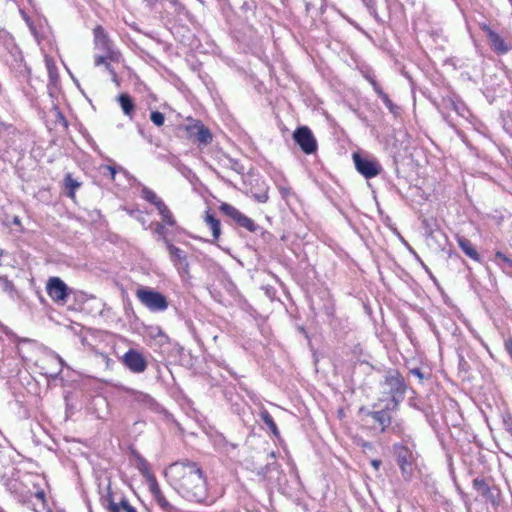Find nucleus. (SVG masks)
<instances>
[{"instance_id": "a211bd4d", "label": "nucleus", "mask_w": 512, "mask_h": 512, "mask_svg": "<svg viewBox=\"0 0 512 512\" xmlns=\"http://www.w3.org/2000/svg\"><path fill=\"white\" fill-rule=\"evenodd\" d=\"M125 392L131 401L138 404L140 408L158 412L159 404L149 394L131 388H125Z\"/></svg>"}, {"instance_id": "69168bd1", "label": "nucleus", "mask_w": 512, "mask_h": 512, "mask_svg": "<svg viewBox=\"0 0 512 512\" xmlns=\"http://www.w3.org/2000/svg\"><path fill=\"white\" fill-rule=\"evenodd\" d=\"M381 464H382V462H381V460H379V459H373V460H371V465L373 466V468H374L375 470H378V469L380 468Z\"/></svg>"}, {"instance_id": "864d4df0", "label": "nucleus", "mask_w": 512, "mask_h": 512, "mask_svg": "<svg viewBox=\"0 0 512 512\" xmlns=\"http://www.w3.org/2000/svg\"><path fill=\"white\" fill-rule=\"evenodd\" d=\"M231 403V410L233 413L237 415H241V413L244 411V405L242 402H230Z\"/></svg>"}, {"instance_id": "6e6552de", "label": "nucleus", "mask_w": 512, "mask_h": 512, "mask_svg": "<svg viewBox=\"0 0 512 512\" xmlns=\"http://www.w3.org/2000/svg\"><path fill=\"white\" fill-rule=\"evenodd\" d=\"M292 138L304 154L312 155L317 152V140L308 126L297 127L292 134Z\"/></svg>"}, {"instance_id": "20e7f679", "label": "nucleus", "mask_w": 512, "mask_h": 512, "mask_svg": "<svg viewBox=\"0 0 512 512\" xmlns=\"http://www.w3.org/2000/svg\"><path fill=\"white\" fill-rule=\"evenodd\" d=\"M393 453L396 457V462L399 466L403 479L405 481H411L416 460L415 453L408 446L402 443H395L393 445Z\"/></svg>"}, {"instance_id": "c85d7f7f", "label": "nucleus", "mask_w": 512, "mask_h": 512, "mask_svg": "<svg viewBox=\"0 0 512 512\" xmlns=\"http://www.w3.org/2000/svg\"><path fill=\"white\" fill-rule=\"evenodd\" d=\"M83 185L84 183L78 178H74L70 173H66V197L72 199L75 203H78L76 192L81 190Z\"/></svg>"}, {"instance_id": "a18cd8bd", "label": "nucleus", "mask_w": 512, "mask_h": 512, "mask_svg": "<svg viewBox=\"0 0 512 512\" xmlns=\"http://www.w3.org/2000/svg\"><path fill=\"white\" fill-rule=\"evenodd\" d=\"M496 264L501 265V262L507 264L508 266L512 267V259L508 258L504 253L501 251H497L494 256L493 260Z\"/></svg>"}, {"instance_id": "f8f14e48", "label": "nucleus", "mask_w": 512, "mask_h": 512, "mask_svg": "<svg viewBox=\"0 0 512 512\" xmlns=\"http://www.w3.org/2000/svg\"><path fill=\"white\" fill-rule=\"evenodd\" d=\"M187 122L185 130L189 138L203 145H207L212 141V133L202 121L188 117Z\"/></svg>"}, {"instance_id": "bb28decb", "label": "nucleus", "mask_w": 512, "mask_h": 512, "mask_svg": "<svg viewBox=\"0 0 512 512\" xmlns=\"http://www.w3.org/2000/svg\"><path fill=\"white\" fill-rule=\"evenodd\" d=\"M260 419L263 421V423L268 427L271 434L273 435L274 439L278 441L280 444L283 442V439L281 438L280 431L269 413L268 410L262 409L259 413Z\"/></svg>"}, {"instance_id": "9b49d317", "label": "nucleus", "mask_w": 512, "mask_h": 512, "mask_svg": "<svg viewBox=\"0 0 512 512\" xmlns=\"http://www.w3.org/2000/svg\"><path fill=\"white\" fill-rule=\"evenodd\" d=\"M480 28L485 33L491 50L497 55H505L512 49L511 43L492 29L489 24L481 23Z\"/></svg>"}, {"instance_id": "aec40b11", "label": "nucleus", "mask_w": 512, "mask_h": 512, "mask_svg": "<svg viewBox=\"0 0 512 512\" xmlns=\"http://www.w3.org/2000/svg\"><path fill=\"white\" fill-rule=\"evenodd\" d=\"M153 500L162 512H184L179 507L172 504L163 494L160 486L150 491Z\"/></svg>"}, {"instance_id": "3c124183", "label": "nucleus", "mask_w": 512, "mask_h": 512, "mask_svg": "<svg viewBox=\"0 0 512 512\" xmlns=\"http://www.w3.org/2000/svg\"><path fill=\"white\" fill-rule=\"evenodd\" d=\"M0 40H3L6 45L12 44L13 39L8 31L0 27Z\"/></svg>"}, {"instance_id": "ea45409f", "label": "nucleus", "mask_w": 512, "mask_h": 512, "mask_svg": "<svg viewBox=\"0 0 512 512\" xmlns=\"http://www.w3.org/2000/svg\"><path fill=\"white\" fill-rule=\"evenodd\" d=\"M360 72H361V75L363 76V78L370 83L374 92H376L378 89L381 88V86L379 85V83L376 80L374 71L371 68L362 69Z\"/></svg>"}, {"instance_id": "bf43d9fd", "label": "nucleus", "mask_w": 512, "mask_h": 512, "mask_svg": "<svg viewBox=\"0 0 512 512\" xmlns=\"http://www.w3.org/2000/svg\"><path fill=\"white\" fill-rule=\"evenodd\" d=\"M504 347H505V350L507 351V353L510 355V357L512 359V337H509V338L505 339Z\"/></svg>"}, {"instance_id": "4d7b16f0", "label": "nucleus", "mask_w": 512, "mask_h": 512, "mask_svg": "<svg viewBox=\"0 0 512 512\" xmlns=\"http://www.w3.org/2000/svg\"><path fill=\"white\" fill-rule=\"evenodd\" d=\"M52 112L60 120L64 122V116L59 108V105L52 100Z\"/></svg>"}, {"instance_id": "58836bf2", "label": "nucleus", "mask_w": 512, "mask_h": 512, "mask_svg": "<svg viewBox=\"0 0 512 512\" xmlns=\"http://www.w3.org/2000/svg\"><path fill=\"white\" fill-rule=\"evenodd\" d=\"M362 4L366 7L369 14L374 18V20L378 23L383 25L384 20L379 16L377 12V6L375 0H361Z\"/></svg>"}, {"instance_id": "4c0bfd02", "label": "nucleus", "mask_w": 512, "mask_h": 512, "mask_svg": "<svg viewBox=\"0 0 512 512\" xmlns=\"http://www.w3.org/2000/svg\"><path fill=\"white\" fill-rule=\"evenodd\" d=\"M115 55H107L105 53H102L101 55H98L95 57L94 64L95 66L104 65L105 69L113 75V77H116V73L114 72L111 64L108 62V60H113Z\"/></svg>"}, {"instance_id": "4be33fe9", "label": "nucleus", "mask_w": 512, "mask_h": 512, "mask_svg": "<svg viewBox=\"0 0 512 512\" xmlns=\"http://www.w3.org/2000/svg\"><path fill=\"white\" fill-rule=\"evenodd\" d=\"M137 468L140 474L146 479L149 491L155 489L159 486L155 475L151 472L150 467L146 459H144L141 455L137 456Z\"/></svg>"}, {"instance_id": "774afa93", "label": "nucleus", "mask_w": 512, "mask_h": 512, "mask_svg": "<svg viewBox=\"0 0 512 512\" xmlns=\"http://www.w3.org/2000/svg\"><path fill=\"white\" fill-rule=\"evenodd\" d=\"M145 2L149 5V6H153L154 4H156L157 2H164V0H145Z\"/></svg>"}, {"instance_id": "a19ab883", "label": "nucleus", "mask_w": 512, "mask_h": 512, "mask_svg": "<svg viewBox=\"0 0 512 512\" xmlns=\"http://www.w3.org/2000/svg\"><path fill=\"white\" fill-rule=\"evenodd\" d=\"M101 171L103 173V175H109L110 178L112 180L115 179V175L117 172H122L125 176H129V173L126 169H124L123 167H119L118 169L115 167V166H112V165H103L101 166Z\"/></svg>"}, {"instance_id": "39448f33", "label": "nucleus", "mask_w": 512, "mask_h": 512, "mask_svg": "<svg viewBox=\"0 0 512 512\" xmlns=\"http://www.w3.org/2000/svg\"><path fill=\"white\" fill-rule=\"evenodd\" d=\"M166 249L169 254V260L176 269L181 280L183 282L190 281L192 275L190 273V263L187 252L175 246L173 243L169 244Z\"/></svg>"}, {"instance_id": "393cba45", "label": "nucleus", "mask_w": 512, "mask_h": 512, "mask_svg": "<svg viewBox=\"0 0 512 512\" xmlns=\"http://www.w3.org/2000/svg\"><path fill=\"white\" fill-rule=\"evenodd\" d=\"M66 331L72 333L75 343L79 342L83 347H91L92 344L88 341V330L82 325L76 324L73 326H66Z\"/></svg>"}, {"instance_id": "79ce46f5", "label": "nucleus", "mask_w": 512, "mask_h": 512, "mask_svg": "<svg viewBox=\"0 0 512 512\" xmlns=\"http://www.w3.org/2000/svg\"><path fill=\"white\" fill-rule=\"evenodd\" d=\"M21 14L23 16V19L25 20V22L27 23L28 27H29V30L31 32V34L33 35V37L35 38V40L37 41V43L39 44L40 43V40H41V34L37 28V26L34 24V22L26 15V13H24L23 11H21Z\"/></svg>"}, {"instance_id": "4468645a", "label": "nucleus", "mask_w": 512, "mask_h": 512, "mask_svg": "<svg viewBox=\"0 0 512 512\" xmlns=\"http://www.w3.org/2000/svg\"><path fill=\"white\" fill-rule=\"evenodd\" d=\"M257 475L274 486H281L284 481L283 471L276 461L269 462L265 466L261 467L258 470Z\"/></svg>"}, {"instance_id": "1a4fd4ad", "label": "nucleus", "mask_w": 512, "mask_h": 512, "mask_svg": "<svg viewBox=\"0 0 512 512\" xmlns=\"http://www.w3.org/2000/svg\"><path fill=\"white\" fill-rule=\"evenodd\" d=\"M92 303L101 306L95 297L88 299L83 292L74 291L66 285V309L70 311L89 312Z\"/></svg>"}, {"instance_id": "603ef678", "label": "nucleus", "mask_w": 512, "mask_h": 512, "mask_svg": "<svg viewBox=\"0 0 512 512\" xmlns=\"http://www.w3.org/2000/svg\"><path fill=\"white\" fill-rule=\"evenodd\" d=\"M453 109L459 114L460 116H464V113L467 111L466 106L461 102H455L452 101Z\"/></svg>"}, {"instance_id": "ddd939ff", "label": "nucleus", "mask_w": 512, "mask_h": 512, "mask_svg": "<svg viewBox=\"0 0 512 512\" xmlns=\"http://www.w3.org/2000/svg\"><path fill=\"white\" fill-rule=\"evenodd\" d=\"M123 365L134 374L143 373L148 366L147 359L138 350L130 348L121 358Z\"/></svg>"}, {"instance_id": "49530a36", "label": "nucleus", "mask_w": 512, "mask_h": 512, "mask_svg": "<svg viewBox=\"0 0 512 512\" xmlns=\"http://www.w3.org/2000/svg\"><path fill=\"white\" fill-rule=\"evenodd\" d=\"M278 190H279V193L281 194V197L288 201V199L291 197V196H294L295 193L293 192V190L291 189V187L289 186H286V185H278Z\"/></svg>"}, {"instance_id": "a878e982", "label": "nucleus", "mask_w": 512, "mask_h": 512, "mask_svg": "<svg viewBox=\"0 0 512 512\" xmlns=\"http://www.w3.org/2000/svg\"><path fill=\"white\" fill-rule=\"evenodd\" d=\"M219 210L224 216L233 221L237 226L240 225L243 217L245 216V214H243L236 207L226 202L220 204Z\"/></svg>"}, {"instance_id": "5701e85b", "label": "nucleus", "mask_w": 512, "mask_h": 512, "mask_svg": "<svg viewBox=\"0 0 512 512\" xmlns=\"http://www.w3.org/2000/svg\"><path fill=\"white\" fill-rule=\"evenodd\" d=\"M457 243L463 253L472 260L481 263L482 258L471 241L463 236H457Z\"/></svg>"}, {"instance_id": "c756f323", "label": "nucleus", "mask_w": 512, "mask_h": 512, "mask_svg": "<svg viewBox=\"0 0 512 512\" xmlns=\"http://www.w3.org/2000/svg\"><path fill=\"white\" fill-rule=\"evenodd\" d=\"M149 227H153V233L156 235V240L163 242L165 247L172 244V241L168 237V229L165 223L155 222L149 224Z\"/></svg>"}, {"instance_id": "09e8293b", "label": "nucleus", "mask_w": 512, "mask_h": 512, "mask_svg": "<svg viewBox=\"0 0 512 512\" xmlns=\"http://www.w3.org/2000/svg\"><path fill=\"white\" fill-rule=\"evenodd\" d=\"M16 341H17V347H18V353L19 355L22 357V358H26V356L23 354V351H22V348L20 347L21 344H29V345H34L35 342L31 339H28V338H19V337H16Z\"/></svg>"}, {"instance_id": "f704fd0d", "label": "nucleus", "mask_w": 512, "mask_h": 512, "mask_svg": "<svg viewBox=\"0 0 512 512\" xmlns=\"http://www.w3.org/2000/svg\"><path fill=\"white\" fill-rule=\"evenodd\" d=\"M268 190L269 187L267 184L262 181L261 185L259 186L258 191H253V188L250 189V196L258 203H266L269 199L268 196Z\"/></svg>"}, {"instance_id": "f3484780", "label": "nucleus", "mask_w": 512, "mask_h": 512, "mask_svg": "<svg viewBox=\"0 0 512 512\" xmlns=\"http://www.w3.org/2000/svg\"><path fill=\"white\" fill-rule=\"evenodd\" d=\"M93 35L94 45L97 50L107 55L116 54L112 40L109 38L107 32L101 25H97L93 29Z\"/></svg>"}, {"instance_id": "de8ad7c7", "label": "nucleus", "mask_w": 512, "mask_h": 512, "mask_svg": "<svg viewBox=\"0 0 512 512\" xmlns=\"http://www.w3.org/2000/svg\"><path fill=\"white\" fill-rule=\"evenodd\" d=\"M126 211L131 217L141 222L142 225L146 224V219L143 215V212L139 209H126Z\"/></svg>"}, {"instance_id": "f03ea898", "label": "nucleus", "mask_w": 512, "mask_h": 512, "mask_svg": "<svg viewBox=\"0 0 512 512\" xmlns=\"http://www.w3.org/2000/svg\"><path fill=\"white\" fill-rule=\"evenodd\" d=\"M383 385L387 387V392L390 395V403L393 408H397L399 403L405 398L407 386L403 376L398 370L391 369L387 371Z\"/></svg>"}, {"instance_id": "e433bc0d", "label": "nucleus", "mask_w": 512, "mask_h": 512, "mask_svg": "<svg viewBox=\"0 0 512 512\" xmlns=\"http://www.w3.org/2000/svg\"><path fill=\"white\" fill-rule=\"evenodd\" d=\"M205 221L212 231L214 240H217L221 234L220 221L215 217L214 214L209 213V211L206 212Z\"/></svg>"}, {"instance_id": "412c9836", "label": "nucleus", "mask_w": 512, "mask_h": 512, "mask_svg": "<svg viewBox=\"0 0 512 512\" xmlns=\"http://www.w3.org/2000/svg\"><path fill=\"white\" fill-rule=\"evenodd\" d=\"M46 68L48 70L49 79L50 82L48 84V92L52 99L57 98L58 95V81H59V74L57 71V67L53 63V61L49 58H46Z\"/></svg>"}, {"instance_id": "2f4dec72", "label": "nucleus", "mask_w": 512, "mask_h": 512, "mask_svg": "<svg viewBox=\"0 0 512 512\" xmlns=\"http://www.w3.org/2000/svg\"><path fill=\"white\" fill-rule=\"evenodd\" d=\"M159 215L161 216V223H165L168 227H175L177 225L176 219L169 209V207L165 204V202L157 208Z\"/></svg>"}, {"instance_id": "37998d69", "label": "nucleus", "mask_w": 512, "mask_h": 512, "mask_svg": "<svg viewBox=\"0 0 512 512\" xmlns=\"http://www.w3.org/2000/svg\"><path fill=\"white\" fill-rule=\"evenodd\" d=\"M213 363L226 370L230 376H232L234 379H238V374L226 363V361L222 358H216L213 360Z\"/></svg>"}, {"instance_id": "c03bdc74", "label": "nucleus", "mask_w": 512, "mask_h": 512, "mask_svg": "<svg viewBox=\"0 0 512 512\" xmlns=\"http://www.w3.org/2000/svg\"><path fill=\"white\" fill-rule=\"evenodd\" d=\"M150 120L155 126L161 127L165 122V115L162 112L155 110L150 113Z\"/></svg>"}, {"instance_id": "e2e57ef3", "label": "nucleus", "mask_w": 512, "mask_h": 512, "mask_svg": "<svg viewBox=\"0 0 512 512\" xmlns=\"http://www.w3.org/2000/svg\"><path fill=\"white\" fill-rule=\"evenodd\" d=\"M34 498H36L38 501L44 503V500H45V493L43 490H37L35 491V493L32 495Z\"/></svg>"}, {"instance_id": "5fc2aeb1", "label": "nucleus", "mask_w": 512, "mask_h": 512, "mask_svg": "<svg viewBox=\"0 0 512 512\" xmlns=\"http://www.w3.org/2000/svg\"><path fill=\"white\" fill-rule=\"evenodd\" d=\"M231 163V169L239 174L244 173V167L238 160H230Z\"/></svg>"}, {"instance_id": "c9c22d12", "label": "nucleus", "mask_w": 512, "mask_h": 512, "mask_svg": "<svg viewBox=\"0 0 512 512\" xmlns=\"http://www.w3.org/2000/svg\"><path fill=\"white\" fill-rule=\"evenodd\" d=\"M141 197L145 201L154 205L156 207V209L159 207V205L164 203V201L160 197H158L157 194L153 190H151L150 188H148L146 186H142Z\"/></svg>"}, {"instance_id": "473e14b6", "label": "nucleus", "mask_w": 512, "mask_h": 512, "mask_svg": "<svg viewBox=\"0 0 512 512\" xmlns=\"http://www.w3.org/2000/svg\"><path fill=\"white\" fill-rule=\"evenodd\" d=\"M164 2L169 4V8L172 9L174 15L184 16L187 19L191 17V13L180 0H164Z\"/></svg>"}, {"instance_id": "6e6d98bb", "label": "nucleus", "mask_w": 512, "mask_h": 512, "mask_svg": "<svg viewBox=\"0 0 512 512\" xmlns=\"http://www.w3.org/2000/svg\"><path fill=\"white\" fill-rule=\"evenodd\" d=\"M181 173L190 181L193 178H196L195 173L187 166L183 165V167L180 169Z\"/></svg>"}, {"instance_id": "8fccbe9b", "label": "nucleus", "mask_w": 512, "mask_h": 512, "mask_svg": "<svg viewBox=\"0 0 512 512\" xmlns=\"http://www.w3.org/2000/svg\"><path fill=\"white\" fill-rule=\"evenodd\" d=\"M409 373L419 379L422 382L426 378V374L419 367H414L409 369Z\"/></svg>"}, {"instance_id": "0e129e2a", "label": "nucleus", "mask_w": 512, "mask_h": 512, "mask_svg": "<svg viewBox=\"0 0 512 512\" xmlns=\"http://www.w3.org/2000/svg\"><path fill=\"white\" fill-rule=\"evenodd\" d=\"M65 71L69 74V76L72 78V80L74 81L75 85L81 90L80 88V83L79 81L74 77V75L72 74V72L68 69V67L66 66L65 68Z\"/></svg>"}, {"instance_id": "cd10ccee", "label": "nucleus", "mask_w": 512, "mask_h": 512, "mask_svg": "<svg viewBox=\"0 0 512 512\" xmlns=\"http://www.w3.org/2000/svg\"><path fill=\"white\" fill-rule=\"evenodd\" d=\"M238 227L244 228L247 231L255 233V234H260L264 240L271 238V234L268 231L264 230L263 227L256 224L253 221V219H251L250 217H248L246 215L243 217V219Z\"/></svg>"}, {"instance_id": "6ab92c4d", "label": "nucleus", "mask_w": 512, "mask_h": 512, "mask_svg": "<svg viewBox=\"0 0 512 512\" xmlns=\"http://www.w3.org/2000/svg\"><path fill=\"white\" fill-rule=\"evenodd\" d=\"M46 292L55 302L64 300V282L59 277H50L46 283Z\"/></svg>"}, {"instance_id": "423d86ee", "label": "nucleus", "mask_w": 512, "mask_h": 512, "mask_svg": "<svg viewBox=\"0 0 512 512\" xmlns=\"http://www.w3.org/2000/svg\"><path fill=\"white\" fill-rule=\"evenodd\" d=\"M472 487L479 496L493 507L500 505L501 491L490 479L478 476L473 479Z\"/></svg>"}, {"instance_id": "7ed1b4c3", "label": "nucleus", "mask_w": 512, "mask_h": 512, "mask_svg": "<svg viewBox=\"0 0 512 512\" xmlns=\"http://www.w3.org/2000/svg\"><path fill=\"white\" fill-rule=\"evenodd\" d=\"M136 297L151 312H163L169 305L164 294L150 287L138 288L136 290Z\"/></svg>"}, {"instance_id": "052dcab7", "label": "nucleus", "mask_w": 512, "mask_h": 512, "mask_svg": "<svg viewBox=\"0 0 512 512\" xmlns=\"http://www.w3.org/2000/svg\"><path fill=\"white\" fill-rule=\"evenodd\" d=\"M389 430H391L393 433H401L403 431V427L401 423H392L389 427Z\"/></svg>"}, {"instance_id": "13d9d810", "label": "nucleus", "mask_w": 512, "mask_h": 512, "mask_svg": "<svg viewBox=\"0 0 512 512\" xmlns=\"http://www.w3.org/2000/svg\"><path fill=\"white\" fill-rule=\"evenodd\" d=\"M235 390V387L233 386L232 389H224L223 390V396L226 399L227 402H232L233 399V391Z\"/></svg>"}, {"instance_id": "dca6fc26", "label": "nucleus", "mask_w": 512, "mask_h": 512, "mask_svg": "<svg viewBox=\"0 0 512 512\" xmlns=\"http://www.w3.org/2000/svg\"><path fill=\"white\" fill-rule=\"evenodd\" d=\"M395 409L393 405L388 403L380 410L367 411L366 415L379 425L382 433H385L389 431V427L392 424V411Z\"/></svg>"}, {"instance_id": "b1692460", "label": "nucleus", "mask_w": 512, "mask_h": 512, "mask_svg": "<svg viewBox=\"0 0 512 512\" xmlns=\"http://www.w3.org/2000/svg\"><path fill=\"white\" fill-rule=\"evenodd\" d=\"M215 446L221 452L231 457L237 456V450L239 445L237 443L230 442L222 434L217 436L215 439Z\"/></svg>"}, {"instance_id": "72a5a7b5", "label": "nucleus", "mask_w": 512, "mask_h": 512, "mask_svg": "<svg viewBox=\"0 0 512 512\" xmlns=\"http://www.w3.org/2000/svg\"><path fill=\"white\" fill-rule=\"evenodd\" d=\"M375 93L382 100V102L384 103V105L391 114H393L394 116H398L400 114V107L392 102L388 94H386L382 88L378 89Z\"/></svg>"}, {"instance_id": "f257e3e1", "label": "nucleus", "mask_w": 512, "mask_h": 512, "mask_svg": "<svg viewBox=\"0 0 512 512\" xmlns=\"http://www.w3.org/2000/svg\"><path fill=\"white\" fill-rule=\"evenodd\" d=\"M170 486L185 500L206 503V476L198 463L188 459L172 463L165 471Z\"/></svg>"}, {"instance_id": "680f3d73", "label": "nucleus", "mask_w": 512, "mask_h": 512, "mask_svg": "<svg viewBox=\"0 0 512 512\" xmlns=\"http://www.w3.org/2000/svg\"><path fill=\"white\" fill-rule=\"evenodd\" d=\"M206 265H207L208 269H211L213 271H216V270H218L220 268V266L214 260H212V259H208L206 261Z\"/></svg>"}, {"instance_id": "338daca9", "label": "nucleus", "mask_w": 512, "mask_h": 512, "mask_svg": "<svg viewBox=\"0 0 512 512\" xmlns=\"http://www.w3.org/2000/svg\"><path fill=\"white\" fill-rule=\"evenodd\" d=\"M86 2L87 0H72V3L79 9L83 7Z\"/></svg>"}, {"instance_id": "7c9ffc66", "label": "nucleus", "mask_w": 512, "mask_h": 512, "mask_svg": "<svg viewBox=\"0 0 512 512\" xmlns=\"http://www.w3.org/2000/svg\"><path fill=\"white\" fill-rule=\"evenodd\" d=\"M118 102L124 115L132 119L135 111V103L133 98L127 93H122L118 96Z\"/></svg>"}, {"instance_id": "2eb2a0df", "label": "nucleus", "mask_w": 512, "mask_h": 512, "mask_svg": "<svg viewBox=\"0 0 512 512\" xmlns=\"http://www.w3.org/2000/svg\"><path fill=\"white\" fill-rule=\"evenodd\" d=\"M40 361L44 374L52 378L61 373L64 365L62 358L54 352H47Z\"/></svg>"}, {"instance_id": "9d476101", "label": "nucleus", "mask_w": 512, "mask_h": 512, "mask_svg": "<svg viewBox=\"0 0 512 512\" xmlns=\"http://www.w3.org/2000/svg\"><path fill=\"white\" fill-rule=\"evenodd\" d=\"M102 505L108 512H137L128 499L123 495H117L107 488V494L101 497Z\"/></svg>"}, {"instance_id": "0eeeda50", "label": "nucleus", "mask_w": 512, "mask_h": 512, "mask_svg": "<svg viewBox=\"0 0 512 512\" xmlns=\"http://www.w3.org/2000/svg\"><path fill=\"white\" fill-rule=\"evenodd\" d=\"M352 158L357 172L366 179L378 176L383 170L379 161L374 157H367L354 152Z\"/></svg>"}]
</instances>
